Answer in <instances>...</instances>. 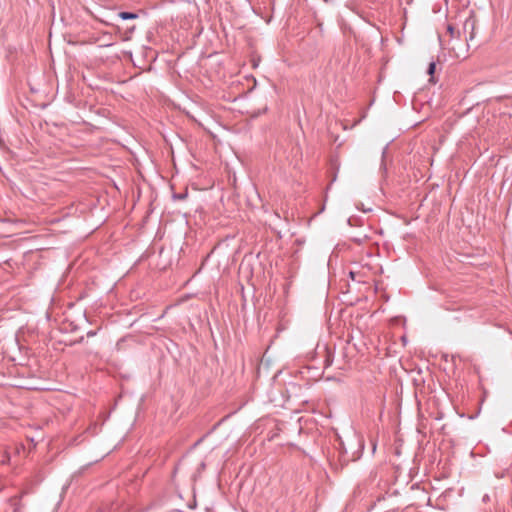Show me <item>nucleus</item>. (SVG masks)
I'll use <instances>...</instances> for the list:
<instances>
[{
  "instance_id": "nucleus-1",
  "label": "nucleus",
  "mask_w": 512,
  "mask_h": 512,
  "mask_svg": "<svg viewBox=\"0 0 512 512\" xmlns=\"http://www.w3.org/2000/svg\"><path fill=\"white\" fill-rule=\"evenodd\" d=\"M460 32L456 31L455 28L449 24L447 26V34L445 36H439V41L443 49L449 50L454 54L455 57H465V52H457V47L454 41H459Z\"/></svg>"
},
{
  "instance_id": "nucleus-5",
  "label": "nucleus",
  "mask_w": 512,
  "mask_h": 512,
  "mask_svg": "<svg viewBox=\"0 0 512 512\" xmlns=\"http://www.w3.org/2000/svg\"><path fill=\"white\" fill-rule=\"evenodd\" d=\"M349 274H350V277H351L352 280H356V273L355 272L350 271Z\"/></svg>"
},
{
  "instance_id": "nucleus-4",
  "label": "nucleus",
  "mask_w": 512,
  "mask_h": 512,
  "mask_svg": "<svg viewBox=\"0 0 512 512\" xmlns=\"http://www.w3.org/2000/svg\"><path fill=\"white\" fill-rule=\"evenodd\" d=\"M464 27L467 28V27H471L472 29L474 28V20L472 19H467L465 21V24H464Z\"/></svg>"
},
{
  "instance_id": "nucleus-2",
  "label": "nucleus",
  "mask_w": 512,
  "mask_h": 512,
  "mask_svg": "<svg viewBox=\"0 0 512 512\" xmlns=\"http://www.w3.org/2000/svg\"><path fill=\"white\" fill-rule=\"evenodd\" d=\"M119 17L123 20H131L138 18V14L132 12H120Z\"/></svg>"
},
{
  "instance_id": "nucleus-3",
  "label": "nucleus",
  "mask_w": 512,
  "mask_h": 512,
  "mask_svg": "<svg viewBox=\"0 0 512 512\" xmlns=\"http://www.w3.org/2000/svg\"><path fill=\"white\" fill-rule=\"evenodd\" d=\"M435 68H436V64H435V62H431V63L429 64V67H428V70H427V73L431 76V78H430V80H429V81H430V82H433V83H434V77H433V74H434V72H435Z\"/></svg>"
}]
</instances>
